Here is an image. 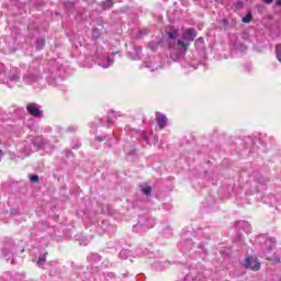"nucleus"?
Masks as SVG:
<instances>
[{"instance_id": "6e6552de", "label": "nucleus", "mask_w": 281, "mask_h": 281, "mask_svg": "<svg viewBox=\"0 0 281 281\" xmlns=\"http://www.w3.org/2000/svg\"><path fill=\"white\" fill-rule=\"evenodd\" d=\"M30 181H31L32 183H38V176H36V175L32 176V177L30 178Z\"/></svg>"}, {"instance_id": "20e7f679", "label": "nucleus", "mask_w": 281, "mask_h": 281, "mask_svg": "<svg viewBox=\"0 0 281 281\" xmlns=\"http://www.w3.org/2000/svg\"><path fill=\"white\" fill-rule=\"evenodd\" d=\"M156 122L159 128H166V125L168 124V116H166V114L156 112Z\"/></svg>"}, {"instance_id": "f8f14e48", "label": "nucleus", "mask_w": 281, "mask_h": 281, "mask_svg": "<svg viewBox=\"0 0 281 281\" xmlns=\"http://www.w3.org/2000/svg\"><path fill=\"white\" fill-rule=\"evenodd\" d=\"M276 5H281V0H276Z\"/></svg>"}, {"instance_id": "7ed1b4c3", "label": "nucleus", "mask_w": 281, "mask_h": 281, "mask_svg": "<svg viewBox=\"0 0 281 281\" xmlns=\"http://www.w3.org/2000/svg\"><path fill=\"white\" fill-rule=\"evenodd\" d=\"M26 110L33 117H41V110H38V105L36 103H29L26 105Z\"/></svg>"}, {"instance_id": "f03ea898", "label": "nucleus", "mask_w": 281, "mask_h": 281, "mask_svg": "<svg viewBox=\"0 0 281 281\" xmlns=\"http://www.w3.org/2000/svg\"><path fill=\"white\" fill-rule=\"evenodd\" d=\"M244 265L246 269H250V271H260V262H258V259L254 257L246 258Z\"/></svg>"}, {"instance_id": "4468645a", "label": "nucleus", "mask_w": 281, "mask_h": 281, "mask_svg": "<svg viewBox=\"0 0 281 281\" xmlns=\"http://www.w3.org/2000/svg\"><path fill=\"white\" fill-rule=\"evenodd\" d=\"M116 54H117V52H113V53H112V56H116Z\"/></svg>"}, {"instance_id": "2eb2a0df", "label": "nucleus", "mask_w": 281, "mask_h": 281, "mask_svg": "<svg viewBox=\"0 0 281 281\" xmlns=\"http://www.w3.org/2000/svg\"><path fill=\"white\" fill-rule=\"evenodd\" d=\"M111 60V57H108V61Z\"/></svg>"}, {"instance_id": "39448f33", "label": "nucleus", "mask_w": 281, "mask_h": 281, "mask_svg": "<svg viewBox=\"0 0 281 281\" xmlns=\"http://www.w3.org/2000/svg\"><path fill=\"white\" fill-rule=\"evenodd\" d=\"M165 33L168 35V38H170L171 41L179 38V29H176L175 26H168L165 30Z\"/></svg>"}, {"instance_id": "f257e3e1", "label": "nucleus", "mask_w": 281, "mask_h": 281, "mask_svg": "<svg viewBox=\"0 0 281 281\" xmlns=\"http://www.w3.org/2000/svg\"><path fill=\"white\" fill-rule=\"evenodd\" d=\"M196 38V30L194 27L187 29L183 33L182 38L178 40V47H182L184 52L190 49V43H192Z\"/></svg>"}, {"instance_id": "dca6fc26", "label": "nucleus", "mask_w": 281, "mask_h": 281, "mask_svg": "<svg viewBox=\"0 0 281 281\" xmlns=\"http://www.w3.org/2000/svg\"><path fill=\"white\" fill-rule=\"evenodd\" d=\"M279 281H281V279Z\"/></svg>"}, {"instance_id": "1a4fd4ad", "label": "nucleus", "mask_w": 281, "mask_h": 281, "mask_svg": "<svg viewBox=\"0 0 281 281\" xmlns=\"http://www.w3.org/2000/svg\"><path fill=\"white\" fill-rule=\"evenodd\" d=\"M143 192H144L146 195H148V194H150V193L153 192V189H151L150 187H146V188L143 189Z\"/></svg>"}, {"instance_id": "ddd939ff", "label": "nucleus", "mask_w": 281, "mask_h": 281, "mask_svg": "<svg viewBox=\"0 0 281 281\" xmlns=\"http://www.w3.org/2000/svg\"><path fill=\"white\" fill-rule=\"evenodd\" d=\"M5 155V153H3V150L0 149V157H3Z\"/></svg>"}, {"instance_id": "423d86ee", "label": "nucleus", "mask_w": 281, "mask_h": 281, "mask_svg": "<svg viewBox=\"0 0 281 281\" xmlns=\"http://www.w3.org/2000/svg\"><path fill=\"white\" fill-rule=\"evenodd\" d=\"M251 19H254V15L251 14V11H248L246 16L241 19L243 23H251Z\"/></svg>"}, {"instance_id": "9d476101", "label": "nucleus", "mask_w": 281, "mask_h": 281, "mask_svg": "<svg viewBox=\"0 0 281 281\" xmlns=\"http://www.w3.org/2000/svg\"><path fill=\"white\" fill-rule=\"evenodd\" d=\"M148 47L151 49V52H157V46L149 44Z\"/></svg>"}, {"instance_id": "9b49d317", "label": "nucleus", "mask_w": 281, "mask_h": 281, "mask_svg": "<svg viewBox=\"0 0 281 281\" xmlns=\"http://www.w3.org/2000/svg\"><path fill=\"white\" fill-rule=\"evenodd\" d=\"M261 1H262V3H267V4L273 3V0H261Z\"/></svg>"}, {"instance_id": "0eeeda50", "label": "nucleus", "mask_w": 281, "mask_h": 281, "mask_svg": "<svg viewBox=\"0 0 281 281\" xmlns=\"http://www.w3.org/2000/svg\"><path fill=\"white\" fill-rule=\"evenodd\" d=\"M46 258L45 257H38V260H37V265L38 267H43L46 262Z\"/></svg>"}]
</instances>
